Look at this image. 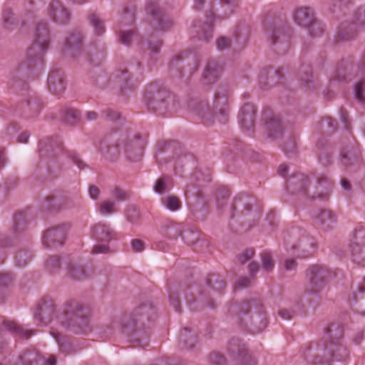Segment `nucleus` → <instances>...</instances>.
I'll return each mask as SVG.
<instances>
[{
    "instance_id": "nucleus-56",
    "label": "nucleus",
    "mask_w": 365,
    "mask_h": 365,
    "mask_svg": "<svg viewBox=\"0 0 365 365\" xmlns=\"http://www.w3.org/2000/svg\"><path fill=\"white\" fill-rule=\"evenodd\" d=\"M150 50L153 53H157L160 51L162 42L160 41H157L155 42H150L149 43Z\"/></svg>"
},
{
    "instance_id": "nucleus-24",
    "label": "nucleus",
    "mask_w": 365,
    "mask_h": 365,
    "mask_svg": "<svg viewBox=\"0 0 365 365\" xmlns=\"http://www.w3.org/2000/svg\"><path fill=\"white\" fill-rule=\"evenodd\" d=\"M54 311V307L52 304L45 303L38 308L37 312L34 314V318L39 323L46 325L52 320Z\"/></svg>"
},
{
    "instance_id": "nucleus-42",
    "label": "nucleus",
    "mask_w": 365,
    "mask_h": 365,
    "mask_svg": "<svg viewBox=\"0 0 365 365\" xmlns=\"http://www.w3.org/2000/svg\"><path fill=\"white\" fill-rule=\"evenodd\" d=\"M217 48L219 51L225 50L231 46V41L226 37H220L216 41Z\"/></svg>"
},
{
    "instance_id": "nucleus-47",
    "label": "nucleus",
    "mask_w": 365,
    "mask_h": 365,
    "mask_svg": "<svg viewBox=\"0 0 365 365\" xmlns=\"http://www.w3.org/2000/svg\"><path fill=\"white\" fill-rule=\"evenodd\" d=\"M68 157L79 168L82 169L85 167V163L75 151H70L68 153Z\"/></svg>"
},
{
    "instance_id": "nucleus-40",
    "label": "nucleus",
    "mask_w": 365,
    "mask_h": 365,
    "mask_svg": "<svg viewBox=\"0 0 365 365\" xmlns=\"http://www.w3.org/2000/svg\"><path fill=\"white\" fill-rule=\"evenodd\" d=\"M299 76L301 81H304L305 83H308L311 81L312 77L310 68L309 66H302L299 70Z\"/></svg>"
},
{
    "instance_id": "nucleus-8",
    "label": "nucleus",
    "mask_w": 365,
    "mask_h": 365,
    "mask_svg": "<svg viewBox=\"0 0 365 365\" xmlns=\"http://www.w3.org/2000/svg\"><path fill=\"white\" fill-rule=\"evenodd\" d=\"M327 275L328 270L324 267L317 264L311 266L307 271V277L312 287L311 292H317L323 286Z\"/></svg>"
},
{
    "instance_id": "nucleus-53",
    "label": "nucleus",
    "mask_w": 365,
    "mask_h": 365,
    "mask_svg": "<svg viewBox=\"0 0 365 365\" xmlns=\"http://www.w3.org/2000/svg\"><path fill=\"white\" fill-rule=\"evenodd\" d=\"M297 263L294 259H287L284 262V267L286 270L291 271L296 269Z\"/></svg>"
},
{
    "instance_id": "nucleus-21",
    "label": "nucleus",
    "mask_w": 365,
    "mask_h": 365,
    "mask_svg": "<svg viewBox=\"0 0 365 365\" xmlns=\"http://www.w3.org/2000/svg\"><path fill=\"white\" fill-rule=\"evenodd\" d=\"M314 19L313 12L307 7L299 8L294 14V21L302 27H309Z\"/></svg>"
},
{
    "instance_id": "nucleus-14",
    "label": "nucleus",
    "mask_w": 365,
    "mask_h": 365,
    "mask_svg": "<svg viewBox=\"0 0 365 365\" xmlns=\"http://www.w3.org/2000/svg\"><path fill=\"white\" fill-rule=\"evenodd\" d=\"M183 230V225L180 223L173 222L170 220H165L160 225L161 235L170 240H176L181 236Z\"/></svg>"
},
{
    "instance_id": "nucleus-52",
    "label": "nucleus",
    "mask_w": 365,
    "mask_h": 365,
    "mask_svg": "<svg viewBox=\"0 0 365 365\" xmlns=\"http://www.w3.org/2000/svg\"><path fill=\"white\" fill-rule=\"evenodd\" d=\"M60 260L58 257L54 256L46 261V266L51 269L58 267Z\"/></svg>"
},
{
    "instance_id": "nucleus-3",
    "label": "nucleus",
    "mask_w": 365,
    "mask_h": 365,
    "mask_svg": "<svg viewBox=\"0 0 365 365\" xmlns=\"http://www.w3.org/2000/svg\"><path fill=\"white\" fill-rule=\"evenodd\" d=\"M327 335L330 339L329 350L331 353L332 360L343 361L349 356L348 349L338 340L343 336V330L339 325H331L327 329Z\"/></svg>"
},
{
    "instance_id": "nucleus-63",
    "label": "nucleus",
    "mask_w": 365,
    "mask_h": 365,
    "mask_svg": "<svg viewBox=\"0 0 365 365\" xmlns=\"http://www.w3.org/2000/svg\"><path fill=\"white\" fill-rule=\"evenodd\" d=\"M97 118L98 114L94 111H88L86 113V118L89 121L96 120Z\"/></svg>"
},
{
    "instance_id": "nucleus-9",
    "label": "nucleus",
    "mask_w": 365,
    "mask_h": 365,
    "mask_svg": "<svg viewBox=\"0 0 365 365\" xmlns=\"http://www.w3.org/2000/svg\"><path fill=\"white\" fill-rule=\"evenodd\" d=\"M315 224L323 231L331 230L336 223V216L330 210L319 209L313 213Z\"/></svg>"
},
{
    "instance_id": "nucleus-26",
    "label": "nucleus",
    "mask_w": 365,
    "mask_h": 365,
    "mask_svg": "<svg viewBox=\"0 0 365 365\" xmlns=\"http://www.w3.org/2000/svg\"><path fill=\"white\" fill-rule=\"evenodd\" d=\"M221 69L215 63H210L203 73V81L205 84H212L217 79Z\"/></svg>"
},
{
    "instance_id": "nucleus-35",
    "label": "nucleus",
    "mask_w": 365,
    "mask_h": 365,
    "mask_svg": "<svg viewBox=\"0 0 365 365\" xmlns=\"http://www.w3.org/2000/svg\"><path fill=\"white\" fill-rule=\"evenodd\" d=\"M214 19V16L212 14L210 17H208L207 21H206L202 27L203 30V37L204 39L208 41L212 37V21Z\"/></svg>"
},
{
    "instance_id": "nucleus-28",
    "label": "nucleus",
    "mask_w": 365,
    "mask_h": 365,
    "mask_svg": "<svg viewBox=\"0 0 365 365\" xmlns=\"http://www.w3.org/2000/svg\"><path fill=\"white\" fill-rule=\"evenodd\" d=\"M172 187V179L168 176H162L154 185L155 192L163 194Z\"/></svg>"
},
{
    "instance_id": "nucleus-20",
    "label": "nucleus",
    "mask_w": 365,
    "mask_h": 365,
    "mask_svg": "<svg viewBox=\"0 0 365 365\" xmlns=\"http://www.w3.org/2000/svg\"><path fill=\"white\" fill-rule=\"evenodd\" d=\"M280 76L279 71L267 68L260 72L259 75V83L262 88L265 89L267 86L277 83Z\"/></svg>"
},
{
    "instance_id": "nucleus-4",
    "label": "nucleus",
    "mask_w": 365,
    "mask_h": 365,
    "mask_svg": "<svg viewBox=\"0 0 365 365\" xmlns=\"http://www.w3.org/2000/svg\"><path fill=\"white\" fill-rule=\"evenodd\" d=\"M351 261L361 266H365V233L355 230L348 244Z\"/></svg>"
},
{
    "instance_id": "nucleus-37",
    "label": "nucleus",
    "mask_w": 365,
    "mask_h": 365,
    "mask_svg": "<svg viewBox=\"0 0 365 365\" xmlns=\"http://www.w3.org/2000/svg\"><path fill=\"white\" fill-rule=\"evenodd\" d=\"M310 36L317 37L321 35L323 32V27L320 23L317 22L314 19L313 22L309 25V27H307Z\"/></svg>"
},
{
    "instance_id": "nucleus-2",
    "label": "nucleus",
    "mask_w": 365,
    "mask_h": 365,
    "mask_svg": "<svg viewBox=\"0 0 365 365\" xmlns=\"http://www.w3.org/2000/svg\"><path fill=\"white\" fill-rule=\"evenodd\" d=\"M48 44L49 31L47 24L38 23L36 28L33 43L27 51L28 58H40L47 50Z\"/></svg>"
},
{
    "instance_id": "nucleus-54",
    "label": "nucleus",
    "mask_w": 365,
    "mask_h": 365,
    "mask_svg": "<svg viewBox=\"0 0 365 365\" xmlns=\"http://www.w3.org/2000/svg\"><path fill=\"white\" fill-rule=\"evenodd\" d=\"M222 6L225 8V11L231 10L237 6L235 0H221Z\"/></svg>"
},
{
    "instance_id": "nucleus-13",
    "label": "nucleus",
    "mask_w": 365,
    "mask_h": 365,
    "mask_svg": "<svg viewBox=\"0 0 365 365\" xmlns=\"http://www.w3.org/2000/svg\"><path fill=\"white\" fill-rule=\"evenodd\" d=\"M256 110L253 105L245 104L240 109L238 115V119L241 124V126L247 130H251L255 123Z\"/></svg>"
},
{
    "instance_id": "nucleus-19",
    "label": "nucleus",
    "mask_w": 365,
    "mask_h": 365,
    "mask_svg": "<svg viewBox=\"0 0 365 365\" xmlns=\"http://www.w3.org/2000/svg\"><path fill=\"white\" fill-rule=\"evenodd\" d=\"M142 142L139 137L135 136L132 139H129L118 145L120 149H122L125 155L133 158V155H140L141 154Z\"/></svg>"
},
{
    "instance_id": "nucleus-15",
    "label": "nucleus",
    "mask_w": 365,
    "mask_h": 365,
    "mask_svg": "<svg viewBox=\"0 0 365 365\" xmlns=\"http://www.w3.org/2000/svg\"><path fill=\"white\" fill-rule=\"evenodd\" d=\"M92 236L98 242H108L115 237L116 233L108 225L98 223L92 228Z\"/></svg>"
},
{
    "instance_id": "nucleus-16",
    "label": "nucleus",
    "mask_w": 365,
    "mask_h": 365,
    "mask_svg": "<svg viewBox=\"0 0 365 365\" xmlns=\"http://www.w3.org/2000/svg\"><path fill=\"white\" fill-rule=\"evenodd\" d=\"M213 108L222 115L229 112L227 91L225 87H220L215 93Z\"/></svg>"
},
{
    "instance_id": "nucleus-58",
    "label": "nucleus",
    "mask_w": 365,
    "mask_h": 365,
    "mask_svg": "<svg viewBox=\"0 0 365 365\" xmlns=\"http://www.w3.org/2000/svg\"><path fill=\"white\" fill-rule=\"evenodd\" d=\"M249 273L251 277L255 276V274L258 272L259 267L257 263L256 262H252L249 265Z\"/></svg>"
},
{
    "instance_id": "nucleus-12",
    "label": "nucleus",
    "mask_w": 365,
    "mask_h": 365,
    "mask_svg": "<svg viewBox=\"0 0 365 365\" xmlns=\"http://www.w3.org/2000/svg\"><path fill=\"white\" fill-rule=\"evenodd\" d=\"M48 86L54 95L62 94L66 89L63 72L60 70L52 71L48 78Z\"/></svg>"
},
{
    "instance_id": "nucleus-60",
    "label": "nucleus",
    "mask_w": 365,
    "mask_h": 365,
    "mask_svg": "<svg viewBox=\"0 0 365 365\" xmlns=\"http://www.w3.org/2000/svg\"><path fill=\"white\" fill-rule=\"evenodd\" d=\"M70 274L72 277L79 279L83 272L80 271L78 268L72 267L70 269Z\"/></svg>"
},
{
    "instance_id": "nucleus-11",
    "label": "nucleus",
    "mask_w": 365,
    "mask_h": 365,
    "mask_svg": "<svg viewBox=\"0 0 365 365\" xmlns=\"http://www.w3.org/2000/svg\"><path fill=\"white\" fill-rule=\"evenodd\" d=\"M331 190V181L325 176H320L317 178L316 185L309 193L312 195L313 199H325L330 195Z\"/></svg>"
},
{
    "instance_id": "nucleus-49",
    "label": "nucleus",
    "mask_w": 365,
    "mask_h": 365,
    "mask_svg": "<svg viewBox=\"0 0 365 365\" xmlns=\"http://www.w3.org/2000/svg\"><path fill=\"white\" fill-rule=\"evenodd\" d=\"M110 252V247L107 245H98L93 247L91 253L93 254H106Z\"/></svg>"
},
{
    "instance_id": "nucleus-10",
    "label": "nucleus",
    "mask_w": 365,
    "mask_h": 365,
    "mask_svg": "<svg viewBox=\"0 0 365 365\" xmlns=\"http://www.w3.org/2000/svg\"><path fill=\"white\" fill-rule=\"evenodd\" d=\"M138 322L136 315L131 313L123 315L120 319L113 322L111 326L124 334H130Z\"/></svg>"
},
{
    "instance_id": "nucleus-23",
    "label": "nucleus",
    "mask_w": 365,
    "mask_h": 365,
    "mask_svg": "<svg viewBox=\"0 0 365 365\" xmlns=\"http://www.w3.org/2000/svg\"><path fill=\"white\" fill-rule=\"evenodd\" d=\"M235 346L237 345L232 342L230 343V349L233 353L235 351ZM235 360L237 361V365H256V361L248 354L245 345L242 346H237V355L235 357Z\"/></svg>"
},
{
    "instance_id": "nucleus-7",
    "label": "nucleus",
    "mask_w": 365,
    "mask_h": 365,
    "mask_svg": "<svg viewBox=\"0 0 365 365\" xmlns=\"http://www.w3.org/2000/svg\"><path fill=\"white\" fill-rule=\"evenodd\" d=\"M146 11L153 18L154 22L152 24L157 29L165 31L169 29L173 26V20L162 12L158 4L150 3L146 8Z\"/></svg>"
},
{
    "instance_id": "nucleus-22",
    "label": "nucleus",
    "mask_w": 365,
    "mask_h": 365,
    "mask_svg": "<svg viewBox=\"0 0 365 365\" xmlns=\"http://www.w3.org/2000/svg\"><path fill=\"white\" fill-rule=\"evenodd\" d=\"M4 326L11 334L22 339H29L31 335L34 334V330L24 329L16 322L4 321Z\"/></svg>"
},
{
    "instance_id": "nucleus-1",
    "label": "nucleus",
    "mask_w": 365,
    "mask_h": 365,
    "mask_svg": "<svg viewBox=\"0 0 365 365\" xmlns=\"http://www.w3.org/2000/svg\"><path fill=\"white\" fill-rule=\"evenodd\" d=\"M61 323L76 334H88L91 331L90 320L81 307L73 312L66 313Z\"/></svg>"
},
{
    "instance_id": "nucleus-34",
    "label": "nucleus",
    "mask_w": 365,
    "mask_h": 365,
    "mask_svg": "<svg viewBox=\"0 0 365 365\" xmlns=\"http://www.w3.org/2000/svg\"><path fill=\"white\" fill-rule=\"evenodd\" d=\"M119 78L122 82H123L125 87L128 88H133L138 84L137 80L133 81L127 71H123L119 76Z\"/></svg>"
},
{
    "instance_id": "nucleus-51",
    "label": "nucleus",
    "mask_w": 365,
    "mask_h": 365,
    "mask_svg": "<svg viewBox=\"0 0 365 365\" xmlns=\"http://www.w3.org/2000/svg\"><path fill=\"white\" fill-rule=\"evenodd\" d=\"M12 280V276L9 273L0 274V287H5L9 284Z\"/></svg>"
},
{
    "instance_id": "nucleus-44",
    "label": "nucleus",
    "mask_w": 365,
    "mask_h": 365,
    "mask_svg": "<svg viewBox=\"0 0 365 365\" xmlns=\"http://www.w3.org/2000/svg\"><path fill=\"white\" fill-rule=\"evenodd\" d=\"M254 255L255 251L253 250H246L243 253L238 256V260L241 264H245V262L251 259Z\"/></svg>"
},
{
    "instance_id": "nucleus-36",
    "label": "nucleus",
    "mask_w": 365,
    "mask_h": 365,
    "mask_svg": "<svg viewBox=\"0 0 365 365\" xmlns=\"http://www.w3.org/2000/svg\"><path fill=\"white\" fill-rule=\"evenodd\" d=\"M364 90H365V83L362 81H359L354 86V93L355 98L359 102H364L365 99L364 96Z\"/></svg>"
},
{
    "instance_id": "nucleus-39",
    "label": "nucleus",
    "mask_w": 365,
    "mask_h": 365,
    "mask_svg": "<svg viewBox=\"0 0 365 365\" xmlns=\"http://www.w3.org/2000/svg\"><path fill=\"white\" fill-rule=\"evenodd\" d=\"M209 361L212 365H225V359L220 353H212L209 356Z\"/></svg>"
},
{
    "instance_id": "nucleus-59",
    "label": "nucleus",
    "mask_w": 365,
    "mask_h": 365,
    "mask_svg": "<svg viewBox=\"0 0 365 365\" xmlns=\"http://www.w3.org/2000/svg\"><path fill=\"white\" fill-rule=\"evenodd\" d=\"M292 312L287 309H282L279 312V315L284 319H292Z\"/></svg>"
},
{
    "instance_id": "nucleus-55",
    "label": "nucleus",
    "mask_w": 365,
    "mask_h": 365,
    "mask_svg": "<svg viewBox=\"0 0 365 365\" xmlns=\"http://www.w3.org/2000/svg\"><path fill=\"white\" fill-rule=\"evenodd\" d=\"M88 192L92 199L96 200L100 194V190L96 186L91 185L89 187Z\"/></svg>"
},
{
    "instance_id": "nucleus-48",
    "label": "nucleus",
    "mask_w": 365,
    "mask_h": 365,
    "mask_svg": "<svg viewBox=\"0 0 365 365\" xmlns=\"http://www.w3.org/2000/svg\"><path fill=\"white\" fill-rule=\"evenodd\" d=\"M131 247L133 252H140L145 249L144 242L142 240L134 239L131 241Z\"/></svg>"
},
{
    "instance_id": "nucleus-62",
    "label": "nucleus",
    "mask_w": 365,
    "mask_h": 365,
    "mask_svg": "<svg viewBox=\"0 0 365 365\" xmlns=\"http://www.w3.org/2000/svg\"><path fill=\"white\" fill-rule=\"evenodd\" d=\"M346 78L344 75L341 74L339 71L336 72V74L331 78V82L332 81H339L342 82L345 81Z\"/></svg>"
},
{
    "instance_id": "nucleus-46",
    "label": "nucleus",
    "mask_w": 365,
    "mask_h": 365,
    "mask_svg": "<svg viewBox=\"0 0 365 365\" xmlns=\"http://www.w3.org/2000/svg\"><path fill=\"white\" fill-rule=\"evenodd\" d=\"M38 356L32 352L26 353L23 356H21V361L24 364L26 365H32V361L36 360L37 363L38 359H37Z\"/></svg>"
},
{
    "instance_id": "nucleus-41",
    "label": "nucleus",
    "mask_w": 365,
    "mask_h": 365,
    "mask_svg": "<svg viewBox=\"0 0 365 365\" xmlns=\"http://www.w3.org/2000/svg\"><path fill=\"white\" fill-rule=\"evenodd\" d=\"M112 194L117 201H124L128 198V193L118 187L113 188Z\"/></svg>"
},
{
    "instance_id": "nucleus-43",
    "label": "nucleus",
    "mask_w": 365,
    "mask_h": 365,
    "mask_svg": "<svg viewBox=\"0 0 365 365\" xmlns=\"http://www.w3.org/2000/svg\"><path fill=\"white\" fill-rule=\"evenodd\" d=\"M296 182L300 184L299 187L297 188V190L299 192L307 193V177L304 175H299L296 176Z\"/></svg>"
},
{
    "instance_id": "nucleus-17",
    "label": "nucleus",
    "mask_w": 365,
    "mask_h": 365,
    "mask_svg": "<svg viewBox=\"0 0 365 365\" xmlns=\"http://www.w3.org/2000/svg\"><path fill=\"white\" fill-rule=\"evenodd\" d=\"M265 129L267 135L272 138H279L284 132V127L277 115L272 114L265 123Z\"/></svg>"
},
{
    "instance_id": "nucleus-50",
    "label": "nucleus",
    "mask_w": 365,
    "mask_h": 365,
    "mask_svg": "<svg viewBox=\"0 0 365 365\" xmlns=\"http://www.w3.org/2000/svg\"><path fill=\"white\" fill-rule=\"evenodd\" d=\"M169 297L170 305L176 312H180L181 311V307L178 296H175L173 294H170Z\"/></svg>"
},
{
    "instance_id": "nucleus-38",
    "label": "nucleus",
    "mask_w": 365,
    "mask_h": 365,
    "mask_svg": "<svg viewBox=\"0 0 365 365\" xmlns=\"http://www.w3.org/2000/svg\"><path fill=\"white\" fill-rule=\"evenodd\" d=\"M134 36L135 32L133 30L120 31V41L123 44L129 45Z\"/></svg>"
},
{
    "instance_id": "nucleus-29",
    "label": "nucleus",
    "mask_w": 365,
    "mask_h": 365,
    "mask_svg": "<svg viewBox=\"0 0 365 365\" xmlns=\"http://www.w3.org/2000/svg\"><path fill=\"white\" fill-rule=\"evenodd\" d=\"M162 204L169 210L175 212L179 210L182 206L180 200L173 195H169L162 199Z\"/></svg>"
},
{
    "instance_id": "nucleus-5",
    "label": "nucleus",
    "mask_w": 365,
    "mask_h": 365,
    "mask_svg": "<svg viewBox=\"0 0 365 365\" xmlns=\"http://www.w3.org/2000/svg\"><path fill=\"white\" fill-rule=\"evenodd\" d=\"M365 29V8L358 10L354 21L351 23L343 24L338 31V36L341 40H349L357 32Z\"/></svg>"
},
{
    "instance_id": "nucleus-64",
    "label": "nucleus",
    "mask_w": 365,
    "mask_h": 365,
    "mask_svg": "<svg viewBox=\"0 0 365 365\" xmlns=\"http://www.w3.org/2000/svg\"><path fill=\"white\" fill-rule=\"evenodd\" d=\"M106 113H107V117L111 120H114L115 119H118L119 118V115L118 113H115V112H112L111 110H108L106 111Z\"/></svg>"
},
{
    "instance_id": "nucleus-33",
    "label": "nucleus",
    "mask_w": 365,
    "mask_h": 365,
    "mask_svg": "<svg viewBox=\"0 0 365 365\" xmlns=\"http://www.w3.org/2000/svg\"><path fill=\"white\" fill-rule=\"evenodd\" d=\"M79 118L78 111L73 108L66 109L63 112V120L69 125L74 124Z\"/></svg>"
},
{
    "instance_id": "nucleus-6",
    "label": "nucleus",
    "mask_w": 365,
    "mask_h": 365,
    "mask_svg": "<svg viewBox=\"0 0 365 365\" xmlns=\"http://www.w3.org/2000/svg\"><path fill=\"white\" fill-rule=\"evenodd\" d=\"M68 229V225L63 224L48 230L43 235V245L48 248L62 245L66 240Z\"/></svg>"
},
{
    "instance_id": "nucleus-25",
    "label": "nucleus",
    "mask_w": 365,
    "mask_h": 365,
    "mask_svg": "<svg viewBox=\"0 0 365 365\" xmlns=\"http://www.w3.org/2000/svg\"><path fill=\"white\" fill-rule=\"evenodd\" d=\"M81 43V35L79 33L71 34L66 38L63 51L74 56V53L80 51Z\"/></svg>"
},
{
    "instance_id": "nucleus-18",
    "label": "nucleus",
    "mask_w": 365,
    "mask_h": 365,
    "mask_svg": "<svg viewBox=\"0 0 365 365\" xmlns=\"http://www.w3.org/2000/svg\"><path fill=\"white\" fill-rule=\"evenodd\" d=\"M49 14L56 22L65 23L69 18V12L58 0H53L50 4Z\"/></svg>"
},
{
    "instance_id": "nucleus-27",
    "label": "nucleus",
    "mask_w": 365,
    "mask_h": 365,
    "mask_svg": "<svg viewBox=\"0 0 365 365\" xmlns=\"http://www.w3.org/2000/svg\"><path fill=\"white\" fill-rule=\"evenodd\" d=\"M90 24L93 27L94 33L96 36L102 35L106 28L104 26V21L97 14H92L88 17Z\"/></svg>"
},
{
    "instance_id": "nucleus-61",
    "label": "nucleus",
    "mask_w": 365,
    "mask_h": 365,
    "mask_svg": "<svg viewBox=\"0 0 365 365\" xmlns=\"http://www.w3.org/2000/svg\"><path fill=\"white\" fill-rule=\"evenodd\" d=\"M250 284V281L248 278L244 277L239 279L237 285L240 288H245Z\"/></svg>"
},
{
    "instance_id": "nucleus-31",
    "label": "nucleus",
    "mask_w": 365,
    "mask_h": 365,
    "mask_svg": "<svg viewBox=\"0 0 365 365\" xmlns=\"http://www.w3.org/2000/svg\"><path fill=\"white\" fill-rule=\"evenodd\" d=\"M261 261L263 269L267 272H270L274 267V261L270 253L264 252L261 254Z\"/></svg>"
},
{
    "instance_id": "nucleus-45",
    "label": "nucleus",
    "mask_w": 365,
    "mask_h": 365,
    "mask_svg": "<svg viewBox=\"0 0 365 365\" xmlns=\"http://www.w3.org/2000/svg\"><path fill=\"white\" fill-rule=\"evenodd\" d=\"M190 107H193V110L195 113L200 117H204L203 111L205 108H207V105L202 102L195 103L193 105H190Z\"/></svg>"
},
{
    "instance_id": "nucleus-30",
    "label": "nucleus",
    "mask_w": 365,
    "mask_h": 365,
    "mask_svg": "<svg viewBox=\"0 0 365 365\" xmlns=\"http://www.w3.org/2000/svg\"><path fill=\"white\" fill-rule=\"evenodd\" d=\"M267 38L270 41L271 45L277 46L278 39L281 40L285 38V36L282 34L281 29H275V28H269L267 30ZM282 43V41H279V44L281 45Z\"/></svg>"
},
{
    "instance_id": "nucleus-32",
    "label": "nucleus",
    "mask_w": 365,
    "mask_h": 365,
    "mask_svg": "<svg viewBox=\"0 0 365 365\" xmlns=\"http://www.w3.org/2000/svg\"><path fill=\"white\" fill-rule=\"evenodd\" d=\"M98 211L101 215H109L116 212L115 202L105 200L99 204Z\"/></svg>"
},
{
    "instance_id": "nucleus-57",
    "label": "nucleus",
    "mask_w": 365,
    "mask_h": 365,
    "mask_svg": "<svg viewBox=\"0 0 365 365\" xmlns=\"http://www.w3.org/2000/svg\"><path fill=\"white\" fill-rule=\"evenodd\" d=\"M348 113L346 110L341 108L340 110V118L343 123L345 124L346 128H348V125L349 124V120L348 118Z\"/></svg>"
}]
</instances>
